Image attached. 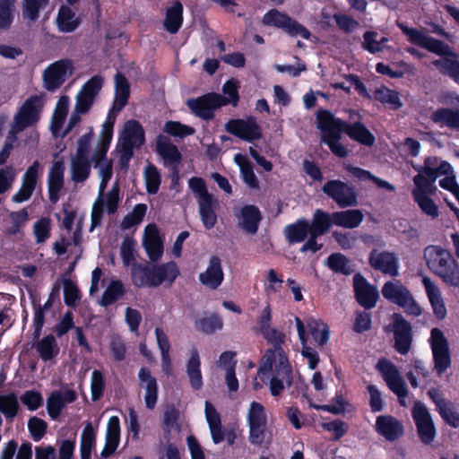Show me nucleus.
I'll return each instance as SVG.
<instances>
[{
    "label": "nucleus",
    "mask_w": 459,
    "mask_h": 459,
    "mask_svg": "<svg viewBox=\"0 0 459 459\" xmlns=\"http://www.w3.org/2000/svg\"><path fill=\"white\" fill-rule=\"evenodd\" d=\"M120 442V420L117 416L109 418L107 424L105 446L100 453L102 458H108L117 448Z\"/></svg>",
    "instance_id": "nucleus-20"
},
{
    "label": "nucleus",
    "mask_w": 459,
    "mask_h": 459,
    "mask_svg": "<svg viewBox=\"0 0 459 459\" xmlns=\"http://www.w3.org/2000/svg\"><path fill=\"white\" fill-rule=\"evenodd\" d=\"M68 96H61L56 105L54 113L51 117L50 128L53 134H56L62 129L68 114Z\"/></svg>",
    "instance_id": "nucleus-35"
},
{
    "label": "nucleus",
    "mask_w": 459,
    "mask_h": 459,
    "mask_svg": "<svg viewBox=\"0 0 459 459\" xmlns=\"http://www.w3.org/2000/svg\"><path fill=\"white\" fill-rule=\"evenodd\" d=\"M40 163L39 160L33 161V163L26 169L25 173L22 178V184L27 186L29 189L34 192L38 178L39 176Z\"/></svg>",
    "instance_id": "nucleus-56"
},
{
    "label": "nucleus",
    "mask_w": 459,
    "mask_h": 459,
    "mask_svg": "<svg viewBox=\"0 0 459 459\" xmlns=\"http://www.w3.org/2000/svg\"><path fill=\"white\" fill-rule=\"evenodd\" d=\"M333 120L339 126L336 129L346 134L351 140L368 147L374 145L376 138L363 123H349L334 116Z\"/></svg>",
    "instance_id": "nucleus-16"
},
{
    "label": "nucleus",
    "mask_w": 459,
    "mask_h": 459,
    "mask_svg": "<svg viewBox=\"0 0 459 459\" xmlns=\"http://www.w3.org/2000/svg\"><path fill=\"white\" fill-rule=\"evenodd\" d=\"M411 416L420 441L426 446L431 445L437 437V429L428 408L422 403L416 402Z\"/></svg>",
    "instance_id": "nucleus-11"
},
{
    "label": "nucleus",
    "mask_w": 459,
    "mask_h": 459,
    "mask_svg": "<svg viewBox=\"0 0 459 459\" xmlns=\"http://www.w3.org/2000/svg\"><path fill=\"white\" fill-rule=\"evenodd\" d=\"M316 126L321 131V142L325 143L332 153L338 158H346L349 154L347 147L340 143L342 131L333 120V114L327 109H321L316 113Z\"/></svg>",
    "instance_id": "nucleus-6"
},
{
    "label": "nucleus",
    "mask_w": 459,
    "mask_h": 459,
    "mask_svg": "<svg viewBox=\"0 0 459 459\" xmlns=\"http://www.w3.org/2000/svg\"><path fill=\"white\" fill-rule=\"evenodd\" d=\"M35 348L45 361L52 359L59 353V346L53 335L43 337L36 343Z\"/></svg>",
    "instance_id": "nucleus-38"
},
{
    "label": "nucleus",
    "mask_w": 459,
    "mask_h": 459,
    "mask_svg": "<svg viewBox=\"0 0 459 459\" xmlns=\"http://www.w3.org/2000/svg\"><path fill=\"white\" fill-rule=\"evenodd\" d=\"M429 269L449 287H459V266L450 251L439 246H429L424 250Z\"/></svg>",
    "instance_id": "nucleus-3"
},
{
    "label": "nucleus",
    "mask_w": 459,
    "mask_h": 459,
    "mask_svg": "<svg viewBox=\"0 0 459 459\" xmlns=\"http://www.w3.org/2000/svg\"><path fill=\"white\" fill-rule=\"evenodd\" d=\"M18 400L13 394L0 395V411L6 416L13 418L18 411Z\"/></svg>",
    "instance_id": "nucleus-57"
},
{
    "label": "nucleus",
    "mask_w": 459,
    "mask_h": 459,
    "mask_svg": "<svg viewBox=\"0 0 459 459\" xmlns=\"http://www.w3.org/2000/svg\"><path fill=\"white\" fill-rule=\"evenodd\" d=\"M284 232L289 244L301 243L311 232L310 223L305 219H299L296 222L287 225Z\"/></svg>",
    "instance_id": "nucleus-32"
},
{
    "label": "nucleus",
    "mask_w": 459,
    "mask_h": 459,
    "mask_svg": "<svg viewBox=\"0 0 459 459\" xmlns=\"http://www.w3.org/2000/svg\"><path fill=\"white\" fill-rule=\"evenodd\" d=\"M48 0H23L22 16L30 22H36L39 17V10L45 8Z\"/></svg>",
    "instance_id": "nucleus-50"
},
{
    "label": "nucleus",
    "mask_w": 459,
    "mask_h": 459,
    "mask_svg": "<svg viewBox=\"0 0 459 459\" xmlns=\"http://www.w3.org/2000/svg\"><path fill=\"white\" fill-rule=\"evenodd\" d=\"M414 201L418 204L420 210L427 215L437 218L438 216V208L434 201L426 194L425 190L414 189L412 192Z\"/></svg>",
    "instance_id": "nucleus-40"
},
{
    "label": "nucleus",
    "mask_w": 459,
    "mask_h": 459,
    "mask_svg": "<svg viewBox=\"0 0 459 459\" xmlns=\"http://www.w3.org/2000/svg\"><path fill=\"white\" fill-rule=\"evenodd\" d=\"M223 277L221 259L212 255L205 272L200 273L199 280L206 287H219L223 281Z\"/></svg>",
    "instance_id": "nucleus-27"
},
{
    "label": "nucleus",
    "mask_w": 459,
    "mask_h": 459,
    "mask_svg": "<svg viewBox=\"0 0 459 459\" xmlns=\"http://www.w3.org/2000/svg\"><path fill=\"white\" fill-rule=\"evenodd\" d=\"M389 388L402 402V380L398 369L388 360L381 359L377 365Z\"/></svg>",
    "instance_id": "nucleus-22"
},
{
    "label": "nucleus",
    "mask_w": 459,
    "mask_h": 459,
    "mask_svg": "<svg viewBox=\"0 0 459 459\" xmlns=\"http://www.w3.org/2000/svg\"><path fill=\"white\" fill-rule=\"evenodd\" d=\"M184 6L179 0H174L166 9L163 28L170 34H177L183 25Z\"/></svg>",
    "instance_id": "nucleus-23"
},
{
    "label": "nucleus",
    "mask_w": 459,
    "mask_h": 459,
    "mask_svg": "<svg viewBox=\"0 0 459 459\" xmlns=\"http://www.w3.org/2000/svg\"><path fill=\"white\" fill-rule=\"evenodd\" d=\"M43 107L44 100L39 95H32L26 99L13 117L10 134H16L35 126L40 119Z\"/></svg>",
    "instance_id": "nucleus-7"
},
{
    "label": "nucleus",
    "mask_w": 459,
    "mask_h": 459,
    "mask_svg": "<svg viewBox=\"0 0 459 459\" xmlns=\"http://www.w3.org/2000/svg\"><path fill=\"white\" fill-rule=\"evenodd\" d=\"M403 34L408 40L417 47L427 49L441 58L432 61V65L438 72L452 79L459 85V60L458 54L441 39L427 35L423 30L403 26Z\"/></svg>",
    "instance_id": "nucleus-1"
},
{
    "label": "nucleus",
    "mask_w": 459,
    "mask_h": 459,
    "mask_svg": "<svg viewBox=\"0 0 459 459\" xmlns=\"http://www.w3.org/2000/svg\"><path fill=\"white\" fill-rule=\"evenodd\" d=\"M72 180L82 183L91 174V160L89 158L74 156L71 161Z\"/></svg>",
    "instance_id": "nucleus-37"
},
{
    "label": "nucleus",
    "mask_w": 459,
    "mask_h": 459,
    "mask_svg": "<svg viewBox=\"0 0 459 459\" xmlns=\"http://www.w3.org/2000/svg\"><path fill=\"white\" fill-rule=\"evenodd\" d=\"M264 26L275 27L281 30L290 37H301L304 39H309L311 32L303 24L291 18L288 13L273 8L264 13L262 19Z\"/></svg>",
    "instance_id": "nucleus-8"
},
{
    "label": "nucleus",
    "mask_w": 459,
    "mask_h": 459,
    "mask_svg": "<svg viewBox=\"0 0 459 459\" xmlns=\"http://www.w3.org/2000/svg\"><path fill=\"white\" fill-rule=\"evenodd\" d=\"M430 345L433 354L434 368L441 376L451 365V355L448 341L444 333L438 328H433L430 333Z\"/></svg>",
    "instance_id": "nucleus-12"
},
{
    "label": "nucleus",
    "mask_w": 459,
    "mask_h": 459,
    "mask_svg": "<svg viewBox=\"0 0 459 459\" xmlns=\"http://www.w3.org/2000/svg\"><path fill=\"white\" fill-rule=\"evenodd\" d=\"M223 326L222 319L217 315L204 316L195 322L196 329L205 333H212L221 330Z\"/></svg>",
    "instance_id": "nucleus-51"
},
{
    "label": "nucleus",
    "mask_w": 459,
    "mask_h": 459,
    "mask_svg": "<svg viewBox=\"0 0 459 459\" xmlns=\"http://www.w3.org/2000/svg\"><path fill=\"white\" fill-rule=\"evenodd\" d=\"M15 0H0V30H7L13 22Z\"/></svg>",
    "instance_id": "nucleus-54"
},
{
    "label": "nucleus",
    "mask_w": 459,
    "mask_h": 459,
    "mask_svg": "<svg viewBox=\"0 0 459 459\" xmlns=\"http://www.w3.org/2000/svg\"><path fill=\"white\" fill-rule=\"evenodd\" d=\"M14 178L15 173L13 167L6 166L0 169V195L11 188Z\"/></svg>",
    "instance_id": "nucleus-64"
},
{
    "label": "nucleus",
    "mask_w": 459,
    "mask_h": 459,
    "mask_svg": "<svg viewBox=\"0 0 459 459\" xmlns=\"http://www.w3.org/2000/svg\"><path fill=\"white\" fill-rule=\"evenodd\" d=\"M239 82L235 79L228 80L222 86V92L224 95H221L222 104L221 107L227 106L228 104H231L233 107H237L239 101V94H238Z\"/></svg>",
    "instance_id": "nucleus-48"
},
{
    "label": "nucleus",
    "mask_w": 459,
    "mask_h": 459,
    "mask_svg": "<svg viewBox=\"0 0 459 459\" xmlns=\"http://www.w3.org/2000/svg\"><path fill=\"white\" fill-rule=\"evenodd\" d=\"M257 376L263 382L269 381L271 394H281L292 383V370L289 359L281 347L268 349L258 368Z\"/></svg>",
    "instance_id": "nucleus-2"
},
{
    "label": "nucleus",
    "mask_w": 459,
    "mask_h": 459,
    "mask_svg": "<svg viewBox=\"0 0 459 459\" xmlns=\"http://www.w3.org/2000/svg\"><path fill=\"white\" fill-rule=\"evenodd\" d=\"M130 97V85L126 77L122 73L115 75V97L113 103L115 109L122 110L127 104Z\"/></svg>",
    "instance_id": "nucleus-31"
},
{
    "label": "nucleus",
    "mask_w": 459,
    "mask_h": 459,
    "mask_svg": "<svg viewBox=\"0 0 459 459\" xmlns=\"http://www.w3.org/2000/svg\"><path fill=\"white\" fill-rule=\"evenodd\" d=\"M140 386L144 389V401L147 408L153 409L157 403L158 385L151 371L145 368L140 369L138 374Z\"/></svg>",
    "instance_id": "nucleus-24"
},
{
    "label": "nucleus",
    "mask_w": 459,
    "mask_h": 459,
    "mask_svg": "<svg viewBox=\"0 0 459 459\" xmlns=\"http://www.w3.org/2000/svg\"><path fill=\"white\" fill-rule=\"evenodd\" d=\"M221 100V94L209 92L187 100L186 106L196 117L204 120H211L214 117V111L221 108L223 103Z\"/></svg>",
    "instance_id": "nucleus-13"
},
{
    "label": "nucleus",
    "mask_w": 459,
    "mask_h": 459,
    "mask_svg": "<svg viewBox=\"0 0 459 459\" xmlns=\"http://www.w3.org/2000/svg\"><path fill=\"white\" fill-rule=\"evenodd\" d=\"M307 326L319 347L326 344L330 337V329L325 323L310 317L307 320Z\"/></svg>",
    "instance_id": "nucleus-36"
},
{
    "label": "nucleus",
    "mask_w": 459,
    "mask_h": 459,
    "mask_svg": "<svg viewBox=\"0 0 459 459\" xmlns=\"http://www.w3.org/2000/svg\"><path fill=\"white\" fill-rule=\"evenodd\" d=\"M65 405L61 393H53L48 399L47 404L49 416L52 419H56L60 415Z\"/></svg>",
    "instance_id": "nucleus-59"
},
{
    "label": "nucleus",
    "mask_w": 459,
    "mask_h": 459,
    "mask_svg": "<svg viewBox=\"0 0 459 459\" xmlns=\"http://www.w3.org/2000/svg\"><path fill=\"white\" fill-rule=\"evenodd\" d=\"M378 37L379 35L377 32L367 30L363 34L362 48L370 54H376L383 51L387 39L385 37L378 39Z\"/></svg>",
    "instance_id": "nucleus-46"
},
{
    "label": "nucleus",
    "mask_w": 459,
    "mask_h": 459,
    "mask_svg": "<svg viewBox=\"0 0 459 459\" xmlns=\"http://www.w3.org/2000/svg\"><path fill=\"white\" fill-rule=\"evenodd\" d=\"M97 429L91 422L87 421L81 433L80 453L82 459H91V453L96 447Z\"/></svg>",
    "instance_id": "nucleus-30"
},
{
    "label": "nucleus",
    "mask_w": 459,
    "mask_h": 459,
    "mask_svg": "<svg viewBox=\"0 0 459 459\" xmlns=\"http://www.w3.org/2000/svg\"><path fill=\"white\" fill-rule=\"evenodd\" d=\"M344 169L353 178L359 181L370 180L376 183L377 186L385 187L387 189H393V186L386 181L374 176L368 170L363 169L359 167L347 164L344 166Z\"/></svg>",
    "instance_id": "nucleus-42"
},
{
    "label": "nucleus",
    "mask_w": 459,
    "mask_h": 459,
    "mask_svg": "<svg viewBox=\"0 0 459 459\" xmlns=\"http://www.w3.org/2000/svg\"><path fill=\"white\" fill-rule=\"evenodd\" d=\"M144 182L146 192L149 195H156L161 184V175L158 168L149 163L144 169Z\"/></svg>",
    "instance_id": "nucleus-41"
},
{
    "label": "nucleus",
    "mask_w": 459,
    "mask_h": 459,
    "mask_svg": "<svg viewBox=\"0 0 459 459\" xmlns=\"http://www.w3.org/2000/svg\"><path fill=\"white\" fill-rule=\"evenodd\" d=\"M355 297L358 303L366 309L376 306L379 298L377 289H355Z\"/></svg>",
    "instance_id": "nucleus-52"
},
{
    "label": "nucleus",
    "mask_w": 459,
    "mask_h": 459,
    "mask_svg": "<svg viewBox=\"0 0 459 459\" xmlns=\"http://www.w3.org/2000/svg\"><path fill=\"white\" fill-rule=\"evenodd\" d=\"M433 123L459 131V109L448 107L437 108L430 115Z\"/></svg>",
    "instance_id": "nucleus-28"
},
{
    "label": "nucleus",
    "mask_w": 459,
    "mask_h": 459,
    "mask_svg": "<svg viewBox=\"0 0 459 459\" xmlns=\"http://www.w3.org/2000/svg\"><path fill=\"white\" fill-rule=\"evenodd\" d=\"M189 187L196 195L199 215L205 230H212L217 223L216 210L219 201L207 190L204 179L193 177L189 179Z\"/></svg>",
    "instance_id": "nucleus-5"
},
{
    "label": "nucleus",
    "mask_w": 459,
    "mask_h": 459,
    "mask_svg": "<svg viewBox=\"0 0 459 459\" xmlns=\"http://www.w3.org/2000/svg\"><path fill=\"white\" fill-rule=\"evenodd\" d=\"M262 219V213L257 206L247 204L240 210L239 226L247 234L255 235L258 231Z\"/></svg>",
    "instance_id": "nucleus-21"
},
{
    "label": "nucleus",
    "mask_w": 459,
    "mask_h": 459,
    "mask_svg": "<svg viewBox=\"0 0 459 459\" xmlns=\"http://www.w3.org/2000/svg\"><path fill=\"white\" fill-rule=\"evenodd\" d=\"M322 191L339 207H352L358 204V191L356 187L340 179L328 180Z\"/></svg>",
    "instance_id": "nucleus-10"
},
{
    "label": "nucleus",
    "mask_w": 459,
    "mask_h": 459,
    "mask_svg": "<svg viewBox=\"0 0 459 459\" xmlns=\"http://www.w3.org/2000/svg\"><path fill=\"white\" fill-rule=\"evenodd\" d=\"M333 221V214L324 212L320 209L316 210L313 216V221L310 223L312 232L323 236L331 228Z\"/></svg>",
    "instance_id": "nucleus-43"
},
{
    "label": "nucleus",
    "mask_w": 459,
    "mask_h": 459,
    "mask_svg": "<svg viewBox=\"0 0 459 459\" xmlns=\"http://www.w3.org/2000/svg\"><path fill=\"white\" fill-rule=\"evenodd\" d=\"M333 19L338 28L345 33L352 32L359 26V22L347 14L336 13Z\"/></svg>",
    "instance_id": "nucleus-61"
},
{
    "label": "nucleus",
    "mask_w": 459,
    "mask_h": 459,
    "mask_svg": "<svg viewBox=\"0 0 459 459\" xmlns=\"http://www.w3.org/2000/svg\"><path fill=\"white\" fill-rule=\"evenodd\" d=\"M322 428L333 434L334 439L338 440L342 436H344L348 429L349 426L346 422L341 420H335L328 422L322 423Z\"/></svg>",
    "instance_id": "nucleus-60"
},
{
    "label": "nucleus",
    "mask_w": 459,
    "mask_h": 459,
    "mask_svg": "<svg viewBox=\"0 0 459 459\" xmlns=\"http://www.w3.org/2000/svg\"><path fill=\"white\" fill-rule=\"evenodd\" d=\"M247 421L249 442L262 446L268 436V417L264 406L258 402H252L247 413Z\"/></svg>",
    "instance_id": "nucleus-9"
},
{
    "label": "nucleus",
    "mask_w": 459,
    "mask_h": 459,
    "mask_svg": "<svg viewBox=\"0 0 459 459\" xmlns=\"http://www.w3.org/2000/svg\"><path fill=\"white\" fill-rule=\"evenodd\" d=\"M204 413L212 439L214 444H220L225 439V432L219 412L209 401L205 402Z\"/></svg>",
    "instance_id": "nucleus-25"
},
{
    "label": "nucleus",
    "mask_w": 459,
    "mask_h": 459,
    "mask_svg": "<svg viewBox=\"0 0 459 459\" xmlns=\"http://www.w3.org/2000/svg\"><path fill=\"white\" fill-rule=\"evenodd\" d=\"M156 152L171 167V183L177 184L179 180L178 166L182 160V154L178 148L170 142L169 138L159 134L156 138Z\"/></svg>",
    "instance_id": "nucleus-15"
},
{
    "label": "nucleus",
    "mask_w": 459,
    "mask_h": 459,
    "mask_svg": "<svg viewBox=\"0 0 459 459\" xmlns=\"http://www.w3.org/2000/svg\"><path fill=\"white\" fill-rule=\"evenodd\" d=\"M50 219L41 217L33 225V234L36 238V243H44L50 237Z\"/></svg>",
    "instance_id": "nucleus-55"
},
{
    "label": "nucleus",
    "mask_w": 459,
    "mask_h": 459,
    "mask_svg": "<svg viewBox=\"0 0 459 459\" xmlns=\"http://www.w3.org/2000/svg\"><path fill=\"white\" fill-rule=\"evenodd\" d=\"M43 79L45 88L50 91L58 89L65 82L64 78L57 75L49 66L45 70Z\"/></svg>",
    "instance_id": "nucleus-62"
},
{
    "label": "nucleus",
    "mask_w": 459,
    "mask_h": 459,
    "mask_svg": "<svg viewBox=\"0 0 459 459\" xmlns=\"http://www.w3.org/2000/svg\"><path fill=\"white\" fill-rule=\"evenodd\" d=\"M200 366L201 363L198 351L195 349H193L190 352V358L186 364V373L191 386L195 390H198L203 386V377Z\"/></svg>",
    "instance_id": "nucleus-34"
},
{
    "label": "nucleus",
    "mask_w": 459,
    "mask_h": 459,
    "mask_svg": "<svg viewBox=\"0 0 459 459\" xmlns=\"http://www.w3.org/2000/svg\"><path fill=\"white\" fill-rule=\"evenodd\" d=\"M433 313L437 319H444L446 316V308L440 291V289H425Z\"/></svg>",
    "instance_id": "nucleus-49"
},
{
    "label": "nucleus",
    "mask_w": 459,
    "mask_h": 459,
    "mask_svg": "<svg viewBox=\"0 0 459 459\" xmlns=\"http://www.w3.org/2000/svg\"><path fill=\"white\" fill-rule=\"evenodd\" d=\"M103 82L104 78L101 75H93L82 86L81 91L95 100L103 87Z\"/></svg>",
    "instance_id": "nucleus-58"
},
{
    "label": "nucleus",
    "mask_w": 459,
    "mask_h": 459,
    "mask_svg": "<svg viewBox=\"0 0 459 459\" xmlns=\"http://www.w3.org/2000/svg\"><path fill=\"white\" fill-rule=\"evenodd\" d=\"M374 98L382 104L389 105L390 108L394 110L398 109L402 106L398 92L385 86L377 89L374 92Z\"/></svg>",
    "instance_id": "nucleus-45"
},
{
    "label": "nucleus",
    "mask_w": 459,
    "mask_h": 459,
    "mask_svg": "<svg viewBox=\"0 0 459 459\" xmlns=\"http://www.w3.org/2000/svg\"><path fill=\"white\" fill-rule=\"evenodd\" d=\"M144 140V130L138 121L131 119L125 123L123 145L125 154L132 156L133 148L143 145Z\"/></svg>",
    "instance_id": "nucleus-18"
},
{
    "label": "nucleus",
    "mask_w": 459,
    "mask_h": 459,
    "mask_svg": "<svg viewBox=\"0 0 459 459\" xmlns=\"http://www.w3.org/2000/svg\"><path fill=\"white\" fill-rule=\"evenodd\" d=\"M65 163L63 160L53 161L48 175V198L56 204L60 197V192L65 184Z\"/></svg>",
    "instance_id": "nucleus-17"
},
{
    "label": "nucleus",
    "mask_w": 459,
    "mask_h": 459,
    "mask_svg": "<svg viewBox=\"0 0 459 459\" xmlns=\"http://www.w3.org/2000/svg\"><path fill=\"white\" fill-rule=\"evenodd\" d=\"M376 430L385 439L393 441L399 437L401 424L399 420L391 416L381 415L376 420Z\"/></svg>",
    "instance_id": "nucleus-29"
},
{
    "label": "nucleus",
    "mask_w": 459,
    "mask_h": 459,
    "mask_svg": "<svg viewBox=\"0 0 459 459\" xmlns=\"http://www.w3.org/2000/svg\"><path fill=\"white\" fill-rule=\"evenodd\" d=\"M163 131L174 137L184 138L195 134V128L184 125L178 121H167L164 125Z\"/></svg>",
    "instance_id": "nucleus-53"
},
{
    "label": "nucleus",
    "mask_w": 459,
    "mask_h": 459,
    "mask_svg": "<svg viewBox=\"0 0 459 459\" xmlns=\"http://www.w3.org/2000/svg\"><path fill=\"white\" fill-rule=\"evenodd\" d=\"M225 129L230 134L247 143H254L263 136L262 128L254 117L246 120L230 119L226 123Z\"/></svg>",
    "instance_id": "nucleus-14"
},
{
    "label": "nucleus",
    "mask_w": 459,
    "mask_h": 459,
    "mask_svg": "<svg viewBox=\"0 0 459 459\" xmlns=\"http://www.w3.org/2000/svg\"><path fill=\"white\" fill-rule=\"evenodd\" d=\"M429 394L431 396L436 405V409L442 420L452 428H459V412L455 410L454 403L444 398L432 395L431 392Z\"/></svg>",
    "instance_id": "nucleus-26"
},
{
    "label": "nucleus",
    "mask_w": 459,
    "mask_h": 459,
    "mask_svg": "<svg viewBox=\"0 0 459 459\" xmlns=\"http://www.w3.org/2000/svg\"><path fill=\"white\" fill-rule=\"evenodd\" d=\"M179 274L178 265L171 261L160 265H142L134 267L132 276L136 287L148 284L158 287L163 282L171 283Z\"/></svg>",
    "instance_id": "nucleus-4"
},
{
    "label": "nucleus",
    "mask_w": 459,
    "mask_h": 459,
    "mask_svg": "<svg viewBox=\"0 0 459 459\" xmlns=\"http://www.w3.org/2000/svg\"><path fill=\"white\" fill-rule=\"evenodd\" d=\"M369 264L384 274L395 276L398 274V266L395 256L388 252H378L373 249L368 256Z\"/></svg>",
    "instance_id": "nucleus-19"
},
{
    "label": "nucleus",
    "mask_w": 459,
    "mask_h": 459,
    "mask_svg": "<svg viewBox=\"0 0 459 459\" xmlns=\"http://www.w3.org/2000/svg\"><path fill=\"white\" fill-rule=\"evenodd\" d=\"M328 267L336 273L350 275L353 273L350 260L342 253H333L327 259Z\"/></svg>",
    "instance_id": "nucleus-44"
},
{
    "label": "nucleus",
    "mask_w": 459,
    "mask_h": 459,
    "mask_svg": "<svg viewBox=\"0 0 459 459\" xmlns=\"http://www.w3.org/2000/svg\"><path fill=\"white\" fill-rule=\"evenodd\" d=\"M28 428L32 438L35 441H39L46 433L47 423L41 419L33 417L29 420Z\"/></svg>",
    "instance_id": "nucleus-63"
},
{
    "label": "nucleus",
    "mask_w": 459,
    "mask_h": 459,
    "mask_svg": "<svg viewBox=\"0 0 459 459\" xmlns=\"http://www.w3.org/2000/svg\"><path fill=\"white\" fill-rule=\"evenodd\" d=\"M363 221L360 210H347L333 212V224L345 229L357 228Z\"/></svg>",
    "instance_id": "nucleus-33"
},
{
    "label": "nucleus",
    "mask_w": 459,
    "mask_h": 459,
    "mask_svg": "<svg viewBox=\"0 0 459 459\" xmlns=\"http://www.w3.org/2000/svg\"><path fill=\"white\" fill-rule=\"evenodd\" d=\"M385 332L394 340V347L399 353H402V316L394 314L390 322L385 325Z\"/></svg>",
    "instance_id": "nucleus-47"
},
{
    "label": "nucleus",
    "mask_w": 459,
    "mask_h": 459,
    "mask_svg": "<svg viewBox=\"0 0 459 459\" xmlns=\"http://www.w3.org/2000/svg\"><path fill=\"white\" fill-rule=\"evenodd\" d=\"M74 16L75 13L70 7L61 6L57 15L59 30L63 32L74 31L80 24L79 20L75 19Z\"/></svg>",
    "instance_id": "nucleus-39"
}]
</instances>
